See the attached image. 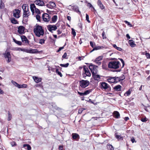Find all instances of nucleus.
Listing matches in <instances>:
<instances>
[{
	"label": "nucleus",
	"instance_id": "ddd939ff",
	"mask_svg": "<svg viewBox=\"0 0 150 150\" xmlns=\"http://www.w3.org/2000/svg\"><path fill=\"white\" fill-rule=\"evenodd\" d=\"M21 38L23 42L25 44H29L30 41L28 40L27 38L25 36H21Z\"/></svg>",
	"mask_w": 150,
	"mask_h": 150
},
{
	"label": "nucleus",
	"instance_id": "6e6d98bb",
	"mask_svg": "<svg viewBox=\"0 0 150 150\" xmlns=\"http://www.w3.org/2000/svg\"><path fill=\"white\" fill-rule=\"evenodd\" d=\"M95 62L96 64L98 65H100L101 64V62L100 61H98V60H97L96 59Z\"/></svg>",
	"mask_w": 150,
	"mask_h": 150
},
{
	"label": "nucleus",
	"instance_id": "13d9d810",
	"mask_svg": "<svg viewBox=\"0 0 150 150\" xmlns=\"http://www.w3.org/2000/svg\"><path fill=\"white\" fill-rule=\"evenodd\" d=\"M145 54L146 55V56L147 58L150 59V54L149 53H147L146 52Z\"/></svg>",
	"mask_w": 150,
	"mask_h": 150
},
{
	"label": "nucleus",
	"instance_id": "f704fd0d",
	"mask_svg": "<svg viewBox=\"0 0 150 150\" xmlns=\"http://www.w3.org/2000/svg\"><path fill=\"white\" fill-rule=\"evenodd\" d=\"M72 138L74 139L79 138V136L78 134L76 133H74L72 134Z\"/></svg>",
	"mask_w": 150,
	"mask_h": 150
},
{
	"label": "nucleus",
	"instance_id": "f257e3e1",
	"mask_svg": "<svg viewBox=\"0 0 150 150\" xmlns=\"http://www.w3.org/2000/svg\"><path fill=\"white\" fill-rule=\"evenodd\" d=\"M35 35L38 37L42 36L44 34V30L42 27L39 25H36L33 29Z\"/></svg>",
	"mask_w": 150,
	"mask_h": 150
},
{
	"label": "nucleus",
	"instance_id": "5701e85b",
	"mask_svg": "<svg viewBox=\"0 0 150 150\" xmlns=\"http://www.w3.org/2000/svg\"><path fill=\"white\" fill-rule=\"evenodd\" d=\"M115 78L114 77H112L110 76L108 77L107 79L108 81L110 83H115Z\"/></svg>",
	"mask_w": 150,
	"mask_h": 150
},
{
	"label": "nucleus",
	"instance_id": "8fccbe9b",
	"mask_svg": "<svg viewBox=\"0 0 150 150\" xmlns=\"http://www.w3.org/2000/svg\"><path fill=\"white\" fill-rule=\"evenodd\" d=\"M11 82L13 84V85H14L16 87L17 86L18 84L16 82L13 80H12L11 81Z\"/></svg>",
	"mask_w": 150,
	"mask_h": 150
},
{
	"label": "nucleus",
	"instance_id": "ea45409f",
	"mask_svg": "<svg viewBox=\"0 0 150 150\" xmlns=\"http://www.w3.org/2000/svg\"><path fill=\"white\" fill-rule=\"evenodd\" d=\"M55 72L58 75L60 76V77H62L63 76L62 74L61 73V72L59 71L58 69H56Z\"/></svg>",
	"mask_w": 150,
	"mask_h": 150
},
{
	"label": "nucleus",
	"instance_id": "a18cd8bd",
	"mask_svg": "<svg viewBox=\"0 0 150 150\" xmlns=\"http://www.w3.org/2000/svg\"><path fill=\"white\" fill-rule=\"evenodd\" d=\"M12 118V115L9 112L8 113V116L7 118V120L8 121H10L11 119Z\"/></svg>",
	"mask_w": 150,
	"mask_h": 150
},
{
	"label": "nucleus",
	"instance_id": "dca6fc26",
	"mask_svg": "<svg viewBox=\"0 0 150 150\" xmlns=\"http://www.w3.org/2000/svg\"><path fill=\"white\" fill-rule=\"evenodd\" d=\"M71 8L72 9L76 11V12L78 13L79 14L81 13V12L79 11V7L77 6L76 5H74L73 6H71Z\"/></svg>",
	"mask_w": 150,
	"mask_h": 150
},
{
	"label": "nucleus",
	"instance_id": "49530a36",
	"mask_svg": "<svg viewBox=\"0 0 150 150\" xmlns=\"http://www.w3.org/2000/svg\"><path fill=\"white\" fill-rule=\"evenodd\" d=\"M103 57L102 56H100L97 57L96 59L97 60H98V61H100H100L102 60V59L103 58Z\"/></svg>",
	"mask_w": 150,
	"mask_h": 150
},
{
	"label": "nucleus",
	"instance_id": "473e14b6",
	"mask_svg": "<svg viewBox=\"0 0 150 150\" xmlns=\"http://www.w3.org/2000/svg\"><path fill=\"white\" fill-rule=\"evenodd\" d=\"M13 41L16 44L19 45L21 46L22 45V42L21 41H18L16 40L15 38L13 39Z\"/></svg>",
	"mask_w": 150,
	"mask_h": 150
},
{
	"label": "nucleus",
	"instance_id": "37998d69",
	"mask_svg": "<svg viewBox=\"0 0 150 150\" xmlns=\"http://www.w3.org/2000/svg\"><path fill=\"white\" fill-rule=\"evenodd\" d=\"M113 47L114 48L120 51L122 50V49L121 48L117 47L116 45L115 44L113 45Z\"/></svg>",
	"mask_w": 150,
	"mask_h": 150
},
{
	"label": "nucleus",
	"instance_id": "b1692460",
	"mask_svg": "<svg viewBox=\"0 0 150 150\" xmlns=\"http://www.w3.org/2000/svg\"><path fill=\"white\" fill-rule=\"evenodd\" d=\"M30 8L33 14L34 13V11L36 8L35 4H31L30 5Z\"/></svg>",
	"mask_w": 150,
	"mask_h": 150
},
{
	"label": "nucleus",
	"instance_id": "4468645a",
	"mask_svg": "<svg viewBox=\"0 0 150 150\" xmlns=\"http://www.w3.org/2000/svg\"><path fill=\"white\" fill-rule=\"evenodd\" d=\"M35 3L36 5L40 6H42L45 4L44 1L41 0H36Z\"/></svg>",
	"mask_w": 150,
	"mask_h": 150
},
{
	"label": "nucleus",
	"instance_id": "f8f14e48",
	"mask_svg": "<svg viewBox=\"0 0 150 150\" xmlns=\"http://www.w3.org/2000/svg\"><path fill=\"white\" fill-rule=\"evenodd\" d=\"M46 6L49 8L52 9L56 6V5L54 2L51 1L49 3L46 4Z\"/></svg>",
	"mask_w": 150,
	"mask_h": 150
},
{
	"label": "nucleus",
	"instance_id": "412c9836",
	"mask_svg": "<svg viewBox=\"0 0 150 150\" xmlns=\"http://www.w3.org/2000/svg\"><path fill=\"white\" fill-rule=\"evenodd\" d=\"M128 43L130 46L133 47H135L136 45L135 43L132 40H129L128 41Z\"/></svg>",
	"mask_w": 150,
	"mask_h": 150
},
{
	"label": "nucleus",
	"instance_id": "a878e982",
	"mask_svg": "<svg viewBox=\"0 0 150 150\" xmlns=\"http://www.w3.org/2000/svg\"><path fill=\"white\" fill-rule=\"evenodd\" d=\"M114 117L117 118H119L120 115L119 112L117 111H115L113 113Z\"/></svg>",
	"mask_w": 150,
	"mask_h": 150
},
{
	"label": "nucleus",
	"instance_id": "0eeeda50",
	"mask_svg": "<svg viewBox=\"0 0 150 150\" xmlns=\"http://www.w3.org/2000/svg\"><path fill=\"white\" fill-rule=\"evenodd\" d=\"M47 28L48 30L52 33H53V31L56 30L57 29V27L54 25H49L47 26Z\"/></svg>",
	"mask_w": 150,
	"mask_h": 150
},
{
	"label": "nucleus",
	"instance_id": "2f4dec72",
	"mask_svg": "<svg viewBox=\"0 0 150 150\" xmlns=\"http://www.w3.org/2000/svg\"><path fill=\"white\" fill-rule=\"evenodd\" d=\"M11 23L13 24H18V22L15 18H11Z\"/></svg>",
	"mask_w": 150,
	"mask_h": 150
},
{
	"label": "nucleus",
	"instance_id": "f3484780",
	"mask_svg": "<svg viewBox=\"0 0 150 150\" xmlns=\"http://www.w3.org/2000/svg\"><path fill=\"white\" fill-rule=\"evenodd\" d=\"M133 87L130 88L128 91H126L124 94V96H129L131 94V91H133Z\"/></svg>",
	"mask_w": 150,
	"mask_h": 150
},
{
	"label": "nucleus",
	"instance_id": "e433bc0d",
	"mask_svg": "<svg viewBox=\"0 0 150 150\" xmlns=\"http://www.w3.org/2000/svg\"><path fill=\"white\" fill-rule=\"evenodd\" d=\"M107 149L108 150H113L114 148L111 144H108L107 145Z\"/></svg>",
	"mask_w": 150,
	"mask_h": 150
},
{
	"label": "nucleus",
	"instance_id": "7c9ffc66",
	"mask_svg": "<svg viewBox=\"0 0 150 150\" xmlns=\"http://www.w3.org/2000/svg\"><path fill=\"white\" fill-rule=\"evenodd\" d=\"M22 8L24 11H28V7L27 6L26 4L23 5L22 7Z\"/></svg>",
	"mask_w": 150,
	"mask_h": 150
},
{
	"label": "nucleus",
	"instance_id": "58836bf2",
	"mask_svg": "<svg viewBox=\"0 0 150 150\" xmlns=\"http://www.w3.org/2000/svg\"><path fill=\"white\" fill-rule=\"evenodd\" d=\"M92 91L91 89H89L87 90L84 92V95L86 96L88 94L91 92Z\"/></svg>",
	"mask_w": 150,
	"mask_h": 150
},
{
	"label": "nucleus",
	"instance_id": "338daca9",
	"mask_svg": "<svg viewBox=\"0 0 150 150\" xmlns=\"http://www.w3.org/2000/svg\"><path fill=\"white\" fill-rule=\"evenodd\" d=\"M67 56V54L66 53H65L62 56V58H65V59H67V58H66Z\"/></svg>",
	"mask_w": 150,
	"mask_h": 150
},
{
	"label": "nucleus",
	"instance_id": "864d4df0",
	"mask_svg": "<svg viewBox=\"0 0 150 150\" xmlns=\"http://www.w3.org/2000/svg\"><path fill=\"white\" fill-rule=\"evenodd\" d=\"M28 49H25V48L22 49H21V51H22L24 52L27 53H28Z\"/></svg>",
	"mask_w": 150,
	"mask_h": 150
},
{
	"label": "nucleus",
	"instance_id": "3c124183",
	"mask_svg": "<svg viewBox=\"0 0 150 150\" xmlns=\"http://www.w3.org/2000/svg\"><path fill=\"white\" fill-rule=\"evenodd\" d=\"M124 22L126 24H127V25H128L129 27H132V24L129 22H128V21H124Z\"/></svg>",
	"mask_w": 150,
	"mask_h": 150
},
{
	"label": "nucleus",
	"instance_id": "c85d7f7f",
	"mask_svg": "<svg viewBox=\"0 0 150 150\" xmlns=\"http://www.w3.org/2000/svg\"><path fill=\"white\" fill-rule=\"evenodd\" d=\"M57 19V15H54L52 18V22L50 23H55V22Z\"/></svg>",
	"mask_w": 150,
	"mask_h": 150
},
{
	"label": "nucleus",
	"instance_id": "7ed1b4c3",
	"mask_svg": "<svg viewBox=\"0 0 150 150\" xmlns=\"http://www.w3.org/2000/svg\"><path fill=\"white\" fill-rule=\"evenodd\" d=\"M98 66L93 64H91L89 66V68L92 74H97L98 72L97 68Z\"/></svg>",
	"mask_w": 150,
	"mask_h": 150
},
{
	"label": "nucleus",
	"instance_id": "79ce46f5",
	"mask_svg": "<svg viewBox=\"0 0 150 150\" xmlns=\"http://www.w3.org/2000/svg\"><path fill=\"white\" fill-rule=\"evenodd\" d=\"M115 83H117L120 81L121 79L120 78L118 77H114Z\"/></svg>",
	"mask_w": 150,
	"mask_h": 150
},
{
	"label": "nucleus",
	"instance_id": "0e129e2a",
	"mask_svg": "<svg viewBox=\"0 0 150 150\" xmlns=\"http://www.w3.org/2000/svg\"><path fill=\"white\" fill-rule=\"evenodd\" d=\"M35 11V12L36 13H37L38 14H39L40 13V12L39 10L38 9L36 8Z\"/></svg>",
	"mask_w": 150,
	"mask_h": 150
},
{
	"label": "nucleus",
	"instance_id": "09e8293b",
	"mask_svg": "<svg viewBox=\"0 0 150 150\" xmlns=\"http://www.w3.org/2000/svg\"><path fill=\"white\" fill-rule=\"evenodd\" d=\"M11 82L13 84V85H14L16 87L17 86L18 84L16 82L13 80H12L11 81Z\"/></svg>",
	"mask_w": 150,
	"mask_h": 150
},
{
	"label": "nucleus",
	"instance_id": "680f3d73",
	"mask_svg": "<svg viewBox=\"0 0 150 150\" xmlns=\"http://www.w3.org/2000/svg\"><path fill=\"white\" fill-rule=\"evenodd\" d=\"M21 88H26L27 87V85L25 84H23L22 85H21Z\"/></svg>",
	"mask_w": 150,
	"mask_h": 150
},
{
	"label": "nucleus",
	"instance_id": "4d7b16f0",
	"mask_svg": "<svg viewBox=\"0 0 150 150\" xmlns=\"http://www.w3.org/2000/svg\"><path fill=\"white\" fill-rule=\"evenodd\" d=\"M36 18L38 21H40V16L38 14H37L36 16Z\"/></svg>",
	"mask_w": 150,
	"mask_h": 150
},
{
	"label": "nucleus",
	"instance_id": "c756f323",
	"mask_svg": "<svg viewBox=\"0 0 150 150\" xmlns=\"http://www.w3.org/2000/svg\"><path fill=\"white\" fill-rule=\"evenodd\" d=\"M115 135L116 138L118 140L122 138L121 134L118 132L115 133Z\"/></svg>",
	"mask_w": 150,
	"mask_h": 150
},
{
	"label": "nucleus",
	"instance_id": "f03ea898",
	"mask_svg": "<svg viewBox=\"0 0 150 150\" xmlns=\"http://www.w3.org/2000/svg\"><path fill=\"white\" fill-rule=\"evenodd\" d=\"M120 64L119 61H112L109 62L108 67L109 68L117 69L119 68Z\"/></svg>",
	"mask_w": 150,
	"mask_h": 150
},
{
	"label": "nucleus",
	"instance_id": "bb28decb",
	"mask_svg": "<svg viewBox=\"0 0 150 150\" xmlns=\"http://www.w3.org/2000/svg\"><path fill=\"white\" fill-rule=\"evenodd\" d=\"M4 55L5 59L11 57L10 53L8 52H6L4 54Z\"/></svg>",
	"mask_w": 150,
	"mask_h": 150
},
{
	"label": "nucleus",
	"instance_id": "6e6552de",
	"mask_svg": "<svg viewBox=\"0 0 150 150\" xmlns=\"http://www.w3.org/2000/svg\"><path fill=\"white\" fill-rule=\"evenodd\" d=\"M100 83L101 84L100 88L101 89H104L105 90L108 88L110 89V86L106 82H100Z\"/></svg>",
	"mask_w": 150,
	"mask_h": 150
},
{
	"label": "nucleus",
	"instance_id": "9b49d317",
	"mask_svg": "<svg viewBox=\"0 0 150 150\" xmlns=\"http://www.w3.org/2000/svg\"><path fill=\"white\" fill-rule=\"evenodd\" d=\"M83 69L85 72L84 75L86 74V76H90L91 75V74L89 70L86 67V66L83 67Z\"/></svg>",
	"mask_w": 150,
	"mask_h": 150
},
{
	"label": "nucleus",
	"instance_id": "20e7f679",
	"mask_svg": "<svg viewBox=\"0 0 150 150\" xmlns=\"http://www.w3.org/2000/svg\"><path fill=\"white\" fill-rule=\"evenodd\" d=\"M89 83V82L87 80H82L79 82L80 86L81 87L83 88H85L88 86Z\"/></svg>",
	"mask_w": 150,
	"mask_h": 150
},
{
	"label": "nucleus",
	"instance_id": "9d476101",
	"mask_svg": "<svg viewBox=\"0 0 150 150\" xmlns=\"http://www.w3.org/2000/svg\"><path fill=\"white\" fill-rule=\"evenodd\" d=\"M25 28L23 26H20L18 27V32L20 34L22 35L25 33Z\"/></svg>",
	"mask_w": 150,
	"mask_h": 150
},
{
	"label": "nucleus",
	"instance_id": "423d86ee",
	"mask_svg": "<svg viewBox=\"0 0 150 150\" xmlns=\"http://www.w3.org/2000/svg\"><path fill=\"white\" fill-rule=\"evenodd\" d=\"M42 18L43 20L45 22H49L51 18V17L49 14L47 13L43 14L42 15Z\"/></svg>",
	"mask_w": 150,
	"mask_h": 150
},
{
	"label": "nucleus",
	"instance_id": "a211bd4d",
	"mask_svg": "<svg viewBox=\"0 0 150 150\" xmlns=\"http://www.w3.org/2000/svg\"><path fill=\"white\" fill-rule=\"evenodd\" d=\"M39 52L37 49H28V53L31 54H36L38 53Z\"/></svg>",
	"mask_w": 150,
	"mask_h": 150
},
{
	"label": "nucleus",
	"instance_id": "a19ab883",
	"mask_svg": "<svg viewBox=\"0 0 150 150\" xmlns=\"http://www.w3.org/2000/svg\"><path fill=\"white\" fill-rule=\"evenodd\" d=\"M69 63H67L65 64H60V66L63 67H67L69 65Z\"/></svg>",
	"mask_w": 150,
	"mask_h": 150
},
{
	"label": "nucleus",
	"instance_id": "69168bd1",
	"mask_svg": "<svg viewBox=\"0 0 150 150\" xmlns=\"http://www.w3.org/2000/svg\"><path fill=\"white\" fill-rule=\"evenodd\" d=\"M102 67L103 69H107V66L105 64H103Z\"/></svg>",
	"mask_w": 150,
	"mask_h": 150
},
{
	"label": "nucleus",
	"instance_id": "2eb2a0df",
	"mask_svg": "<svg viewBox=\"0 0 150 150\" xmlns=\"http://www.w3.org/2000/svg\"><path fill=\"white\" fill-rule=\"evenodd\" d=\"M104 48L106 49L107 47H106V46L105 45L101 46H96L93 48V50L92 51H93V50H95L103 49Z\"/></svg>",
	"mask_w": 150,
	"mask_h": 150
},
{
	"label": "nucleus",
	"instance_id": "4be33fe9",
	"mask_svg": "<svg viewBox=\"0 0 150 150\" xmlns=\"http://www.w3.org/2000/svg\"><path fill=\"white\" fill-rule=\"evenodd\" d=\"M87 6L88 7L89 9H90L91 11H93L95 12L96 11V10L95 9V8L90 3H88L87 5Z\"/></svg>",
	"mask_w": 150,
	"mask_h": 150
},
{
	"label": "nucleus",
	"instance_id": "4c0bfd02",
	"mask_svg": "<svg viewBox=\"0 0 150 150\" xmlns=\"http://www.w3.org/2000/svg\"><path fill=\"white\" fill-rule=\"evenodd\" d=\"M5 5L3 2L2 1V0H1L0 3V8L1 9H4L5 8Z\"/></svg>",
	"mask_w": 150,
	"mask_h": 150
},
{
	"label": "nucleus",
	"instance_id": "6ab92c4d",
	"mask_svg": "<svg viewBox=\"0 0 150 150\" xmlns=\"http://www.w3.org/2000/svg\"><path fill=\"white\" fill-rule=\"evenodd\" d=\"M97 4L101 9L103 10L105 8V6L100 0H98Z\"/></svg>",
	"mask_w": 150,
	"mask_h": 150
},
{
	"label": "nucleus",
	"instance_id": "bf43d9fd",
	"mask_svg": "<svg viewBox=\"0 0 150 150\" xmlns=\"http://www.w3.org/2000/svg\"><path fill=\"white\" fill-rule=\"evenodd\" d=\"M102 36L103 37V39H106V37L105 36V33L104 31H103L102 34Z\"/></svg>",
	"mask_w": 150,
	"mask_h": 150
},
{
	"label": "nucleus",
	"instance_id": "de8ad7c7",
	"mask_svg": "<svg viewBox=\"0 0 150 150\" xmlns=\"http://www.w3.org/2000/svg\"><path fill=\"white\" fill-rule=\"evenodd\" d=\"M10 143L11 146L12 147L16 146L17 145V144L14 141L12 142H11Z\"/></svg>",
	"mask_w": 150,
	"mask_h": 150
},
{
	"label": "nucleus",
	"instance_id": "c9c22d12",
	"mask_svg": "<svg viewBox=\"0 0 150 150\" xmlns=\"http://www.w3.org/2000/svg\"><path fill=\"white\" fill-rule=\"evenodd\" d=\"M27 147V149L28 150H30L31 149V147L30 145L28 144H24L23 145V147L25 148Z\"/></svg>",
	"mask_w": 150,
	"mask_h": 150
},
{
	"label": "nucleus",
	"instance_id": "cd10ccee",
	"mask_svg": "<svg viewBox=\"0 0 150 150\" xmlns=\"http://www.w3.org/2000/svg\"><path fill=\"white\" fill-rule=\"evenodd\" d=\"M95 80L98 81L100 79V76L98 75H97L96 74H92Z\"/></svg>",
	"mask_w": 150,
	"mask_h": 150
},
{
	"label": "nucleus",
	"instance_id": "5fc2aeb1",
	"mask_svg": "<svg viewBox=\"0 0 150 150\" xmlns=\"http://www.w3.org/2000/svg\"><path fill=\"white\" fill-rule=\"evenodd\" d=\"M86 20H87V21L89 23H90V21L89 20V16L87 14H86Z\"/></svg>",
	"mask_w": 150,
	"mask_h": 150
},
{
	"label": "nucleus",
	"instance_id": "72a5a7b5",
	"mask_svg": "<svg viewBox=\"0 0 150 150\" xmlns=\"http://www.w3.org/2000/svg\"><path fill=\"white\" fill-rule=\"evenodd\" d=\"M121 87L120 85H118L114 87V88L115 91H119L121 90Z\"/></svg>",
	"mask_w": 150,
	"mask_h": 150
},
{
	"label": "nucleus",
	"instance_id": "603ef678",
	"mask_svg": "<svg viewBox=\"0 0 150 150\" xmlns=\"http://www.w3.org/2000/svg\"><path fill=\"white\" fill-rule=\"evenodd\" d=\"M72 34L74 36H75L76 35V33L75 31V30L73 28L72 29Z\"/></svg>",
	"mask_w": 150,
	"mask_h": 150
},
{
	"label": "nucleus",
	"instance_id": "1a4fd4ad",
	"mask_svg": "<svg viewBox=\"0 0 150 150\" xmlns=\"http://www.w3.org/2000/svg\"><path fill=\"white\" fill-rule=\"evenodd\" d=\"M20 11L18 9H15L13 11V16L17 18H19L20 16Z\"/></svg>",
	"mask_w": 150,
	"mask_h": 150
},
{
	"label": "nucleus",
	"instance_id": "393cba45",
	"mask_svg": "<svg viewBox=\"0 0 150 150\" xmlns=\"http://www.w3.org/2000/svg\"><path fill=\"white\" fill-rule=\"evenodd\" d=\"M48 106L50 108L57 109V108L55 104L53 103H49Z\"/></svg>",
	"mask_w": 150,
	"mask_h": 150
},
{
	"label": "nucleus",
	"instance_id": "aec40b11",
	"mask_svg": "<svg viewBox=\"0 0 150 150\" xmlns=\"http://www.w3.org/2000/svg\"><path fill=\"white\" fill-rule=\"evenodd\" d=\"M33 78L34 81L36 83H38L41 81L42 79L41 78H39L37 76H33Z\"/></svg>",
	"mask_w": 150,
	"mask_h": 150
},
{
	"label": "nucleus",
	"instance_id": "39448f33",
	"mask_svg": "<svg viewBox=\"0 0 150 150\" xmlns=\"http://www.w3.org/2000/svg\"><path fill=\"white\" fill-rule=\"evenodd\" d=\"M30 12L29 11H24L23 14V21L25 22L28 21V16L30 15Z\"/></svg>",
	"mask_w": 150,
	"mask_h": 150
},
{
	"label": "nucleus",
	"instance_id": "774afa93",
	"mask_svg": "<svg viewBox=\"0 0 150 150\" xmlns=\"http://www.w3.org/2000/svg\"><path fill=\"white\" fill-rule=\"evenodd\" d=\"M64 45L63 47H60L59 48L58 50L57 51V52H59L60 51L62 50L64 48Z\"/></svg>",
	"mask_w": 150,
	"mask_h": 150
},
{
	"label": "nucleus",
	"instance_id": "c03bdc74",
	"mask_svg": "<svg viewBox=\"0 0 150 150\" xmlns=\"http://www.w3.org/2000/svg\"><path fill=\"white\" fill-rule=\"evenodd\" d=\"M45 40L43 39H40V40L39 43L40 44L42 45L45 43Z\"/></svg>",
	"mask_w": 150,
	"mask_h": 150
},
{
	"label": "nucleus",
	"instance_id": "052dcab7",
	"mask_svg": "<svg viewBox=\"0 0 150 150\" xmlns=\"http://www.w3.org/2000/svg\"><path fill=\"white\" fill-rule=\"evenodd\" d=\"M131 140L132 143H134V142H136V141H135V139L133 137L131 138Z\"/></svg>",
	"mask_w": 150,
	"mask_h": 150
},
{
	"label": "nucleus",
	"instance_id": "e2e57ef3",
	"mask_svg": "<svg viewBox=\"0 0 150 150\" xmlns=\"http://www.w3.org/2000/svg\"><path fill=\"white\" fill-rule=\"evenodd\" d=\"M85 57V56H82V57H78V59L80 60V61H81V59H83Z\"/></svg>",
	"mask_w": 150,
	"mask_h": 150
}]
</instances>
